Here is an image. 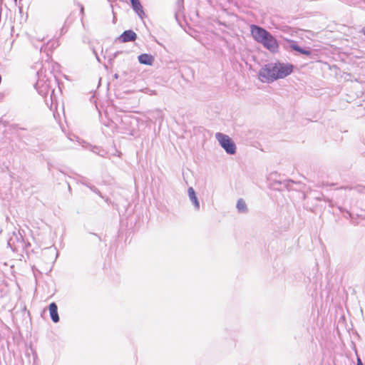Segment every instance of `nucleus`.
<instances>
[{
  "label": "nucleus",
  "instance_id": "nucleus-1",
  "mask_svg": "<svg viewBox=\"0 0 365 365\" xmlns=\"http://www.w3.org/2000/svg\"><path fill=\"white\" fill-rule=\"evenodd\" d=\"M250 30L254 39L262 43L264 48L272 53L278 50L279 45L276 38L266 29L253 24L250 26Z\"/></svg>",
  "mask_w": 365,
  "mask_h": 365
},
{
  "label": "nucleus",
  "instance_id": "nucleus-2",
  "mask_svg": "<svg viewBox=\"0 0 365 365\" xmlns=\"http://www.w3.org/2000/svg\"><path fill=\"white\" fill-rule=\"evenodd\" d=\"M259 76L262 81L272 82L279 79L277 63H270L265 65L259 71Z\"/></svg>",
  "mask_w": 365,
  "mask_h": 365
},
{
  "label": "nucleus",
  "instance_id": "nucleus-3",
  "mask_svg": "<svg viewBox=\"0 0 365 365\" xmlns=\"http://www.w3.org/2000/svg\"><path fill=\"white\" fill-rule=\"evenodd\" d=\"M215 138L227 154L233 155L236 153V145L228 135L222 133H217Z\"/></svg>",
  "mask_w": 365,
  "mask_h": 365
},
{
  "label": "nucleus",
  "instance_id": "nucleus-4",
  "mask_svg": "<svg viewBox=\"0 0 365 365\" xmlns=\"http://www.w3.org/2000/svg\"><path fill=\"white\" fill-rule=\"evenodd\" d=\"M279 78H284L293 71V65L290 63H277Z\"/></svg>",
  "mask_w": 365,
  "mask_h": 365
},
{
  "label": "nucleus",
  "instance_id": "nucleus-5",
  "mask_svg": "<svg viewBox=\"0 0 365 365\" xmlns=\"http://www.w3.org/2000/svg\"><path fill=\"white\" fill-rule=\"evenodd\" d=\"M137 38V34L132 30L125 31L119 37L121 42L125 43L134 41Z\"/></svg>",
  "mask_w": 365,
  "mask_h": 365
},
{
  "label": "nucleus",
  "instance_id": "nucleus-6",
  "mask_svg": "<svg viewBox=\"0 0 365 365\" xmlns=\"http://www.w3.org/2000/svg\"><path fill=\"white\" fill-rule=\"evenodd\" d=\"M286 41L288 43L289 47L291 49H292L294 51H296L299 52L301 54H304V55H306V56H310L311 55V51L309 50H307V49H304L303 48H301L300 46H299L297 45L296 41H292V40H289V39H286Z\"/></svg>",
  "mask_w": 365,
  "mask_h": 365
},
{
  "label": "nucleus",
  "instance_id": "nucleus-7",
  "mask_svg": "<svg viewBox=\"0 0 365 365\" xmlns=\"http://www.w3.org/2000/svg\"><path fill=\"white\" fill-rule=\"evenodd\" d=\"M188 196L190 198V200L194 205V207L196 210H200V202L196 196L195 192L194 189L192 187H190L187 190Z\"/></svg>",
  "mask_w": 365,
  "mask_h": 365
},
{
  "label": "nucleus",
  "instance_id": "nucleus-8",
  "mask_svg": "<svg viewBox=\"0 0 365 365\" xmlns=\"http://www.w3.org/2000/svg\"><path fill=\"white\" fill-rule=\"evenodd\" d=\"M138 58L140 63L148 66H151L155 60L152 55L148 53L140 54L138 56Z\"/></svg>",
  "mask_w": 365,
  "mask_h": 365
},
{
  "label": "nucleus",
  "instance_id": "nucleus-9",
  "mask_svg": "<svg viewBox=\"0 0 365 365\" xmlns=\"http://www.w3.org/2000/svg\"><path fill=\"white\" fill-rule=\"evenodd\" d=\"M50 316L52 321L55 323L59 322V316L58 314V307L55 302H52L49 304Z\"/></svg>",
  "mask_w": 365,
  "mask_h": 365
},
{
  "label": "nucleus",
  "instance_id": "nucleus-10",
  "mask_svg": "<svg viewBox=\"0 0 365 365\" xmlns=\"http://www.w3.org/2000/svg\"><path fill=\"white\" fill-rule=\"evenodd\" d=\"M133 9L138 14V15L142 18V15L144 14L143 6L139 0H130Z\"/></svg>",
  "mask_w": 365,
  "mask_h": 365
},
{
  "label": "nucleus",
  "instance_id": "nucleus-11",
  "mask_svg": "<svg viewBox=\"0 0 365 365\" xmlns=\"http://www.w3.org/2000/svg\"><path fill=\"white\" fill-rule=\"evenodd\" d=\"M236 207L239 212L247 213L248 211L247 205L245 200L242 198L239 199L237 202Z\"/></svg>",
  "mask_w": 365,
  "mask_h": 365
},
{
  "label": "nucleus",
  "instance_id": "nucleus-12",
  "mask_svg": "<svg viewBox=\"0 0 365 365\" xmlns=\"http://www.w3.org/2000/svg\"><path fill=\"white\" fill-rule=\"evenodd\" d=\"M357 192L365 194V186L359 185L354 188Z\"/></svg>",
  "mask_w": 365,
  "mask_h": 365
},
{
  "label": "nucleus",
  "instance_id": "nucleus-13",
  "mask_svg": "<svg viewBox=\"0 0 365 365\" xmlns=\"http://www.w3.org/2000/svg\"><path fill=\"white\" fill-rule=\"evenodd\" d=\"M93 192L98 194V195H101V192L100 191L94 186H89V185H87Z\"/></svg>",
  "mask_w": 365,
  "mask_h": 365
},
{
  "label": "nucleus",
  "instance_id": "nucleus-14",
  "mask_svg": "<svg viewBox=\"0 0 365 365\" xmlns=\"http://www.w3.org/2000/svg\"><path fill=\"white\" fill-rule=\"evenodd\" d=\"M53 93H54V91L52 90L51 93V95H50V98H51V104L53 103Z\"/></svg>",
  "mask_w": 365,
  "mask_h": 365
},
{
  "label": "nucleus",
  "instance_id": "nucleus-15",
  "mask_svg": "<svg viewBox=\"0 0 365 365\" xmlns=\"http://www.w3.org/2000/svg\"><path fill=\"white\" fill-rule=\"evenodd\" d=\"M357 365H363L361 361L359 359H358Z\"/></svg>",
  "mask_w": 365,
  "mask_h": 365
},
{
  "label": "nucleus",
  "instance_id": "nucleus-16",
  "mask_svg": "<svg viewBox=\"0 0 365 365\" xmlns=\"http://www.w3.org/2000/svg\"><path fill=\"white\" fill-rule=\"evenodd\" d=\"M361 32L365 36V26L362 29Z\"/></svg>",
  "mask_w": 365,
  "mask_h": 365
},
{
  "label": "nucleus",
  "instance_id": "nucleus-17",
  "mask_svg": "<svg viewBox=\"0 0 365 365\" xmlns=\"http://www.w3.org/2000/svg\"><path fill=\"white\" fill-rule=\"evenodd\" d=\"M94 53H95V55H96V56L97 60H98V61H100V59H99V58H98V56L97 53H96L95 51H94Z\"/></svg>",
  "mask_w": 365,
  "mask_h": 365
},
{
  "label": "nucleus",
  "instance_id": "nucleus-18",
  "mask_svg": "<svg viewBox=\"0 0 365 365\" xmlns=\"http://www.w3.org/2000/svg\"><path fill=\"white\" fill-rule=\"evenodd\" d=\"M118 77H119V76H118V73H115V74L114 75V78H116V79H117V78H118Z\"/></svg>",
  "mask_w": 365,
  "mask_h": 365
},
{
  "label": "nucleus",
  "instance_id": "nucleus-19",
  "mask_svg": "<svg viewBox=\"0 0 365 365\" xmlns=\"http://www.w3.org/2000/svg\"><path fill=\"white\" fill-rule=\"evenodd\" d=\"M38 92H39V93H41V95H46V93H43V91H39Z\"/></svg>",
  "mask_w": 365,
  "mask_h": 365
},
{
  "label": "nucleus",
  "instance_id": "nucleus-20",
  "mask_svg": "<svg viewBox=\"0 0 365 365\" xmlns=\"http://www.w3.org/2000/svg\"><path fill=\"white\" fill-rule=\"evenodd\" d=\"M41 83V81H38L37 83H36V86H39V84Z\"/></svg>",
  "mask_w": 365,
  "mask_h": 365
},
{
  "label": "nucleus",
  "instance_id": "nucleus-21",
  "mask_svg": "<svg viewBox=\"0 0 365 365\" xmlns=\"http://www.w3.org/2000/svg\"><path fill=\"white\" fill-rule=\"evenodd\" d=\"M81 12H83V6H81Z\"/></svg>",
  "mask_w": 365,
  "mask_h": 365
},
{
  "label": "nucleus",
  "instance_id": "nucleus-22",
  "mask_svg": "<svg viewBox=\"0 0 365 365\" xmlns=\"http://www.w3.org/2000/svg\"><path fill=\"white\" fill-rule=\"evenodd\" d=\"M15 1H16L17 0H14Z\"/></svg>",
  "mask_w": 365,
  "mask_h": 365
}]
</instances>
